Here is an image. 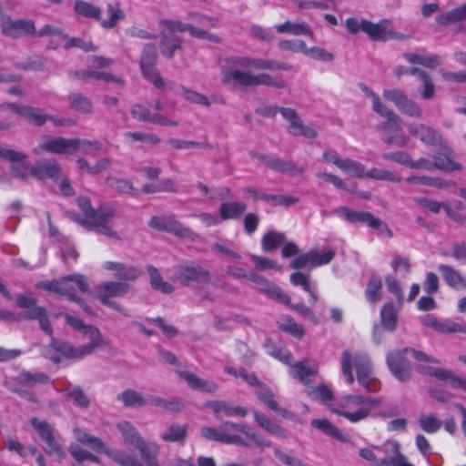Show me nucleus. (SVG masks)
I'll list each match as a JSON object with an SVG mask.
<instances>
[{"label":"nucleus","instance_id":"nucleus-56","mask_svg":"<svg viewBox=\"0 0 466 466\" xmlns=\"http://www.w3.org/2000/svg\"><path fill=\"white\" fill-rule=\"evenodd\" d=\"M306 393L312 400H320L321 402H328L334 399L332 390L325 384L309 387Z\"/></svg>","mask_w":466,"mask_h":466},{"label":"nucleus","instance_id":"nucleus-6","mask_svg":"<svg viewBox=\"0 0 466 466\" xmlns=\"http://www.w3.org/2000/svg\"><path fill=\"white\" fill-rule=\"evenodd\" d=\"M130 290V285L122 281H106L96 287V298L105 306L117 310L126 317L129 314L117 302L112 300V298L124 297Z\"/></svg>","mask_w":466,"mask_h":466},{"label":"nucleus","instance_id":"nucleus-15","mask_svg":"<svg viewBox=\"0 0 466 466\" xmlns=\"http://www.w3.org/2000/svg\"><path fill=\"white\" fill-rule=\"evenodd\" d=\"M230 63L238 67L246 69L252 68L256 70L289 71L293 68V66L289 63L274 59L253 58L248 56L232 57Z\"/></svg>","mask_w":466,"mask_h":466},{"label":"nucleus","instance_id":"nucleus-50","mask_svg":"<svg viewBox=\"0 0 466 466\" xmlns=\"http://www.w3.org/2000/svg\"><path fill=\"white\" fill-rule=\"evenodd\" d=\"M104 452L121 466H143L137 459L125 451L106 448Z\"/></svg>","mask_w":466,"mask_h":466},{"label":"nucleus","instance_id":"nucleus-45","mask_svg":"<svg viewBox=\"0 0 466 466\" xmlns=\"http://www.w3.org/2000/svg\"><path fill=\"white\" fill-rule=\"evenodd\" d=\"M66 397L69 398L80 409H87L90 406V399L80 386H67L64 390Z\"/></svg>","mask_w":466,"mask_h":466},{"label":"nucleus","instance_id":"nucleus-60","mask_svg":"<svg viewBox=\"0 0 466 466\" xmlns=\"http://www.w3.org/2000/svg\"><path fill=\"white\" fill-rule=\"evenodd\" d=\"M434 169L441 170H459L461 166L454 162L449 155L442 152H438L433 156Z\"/></svg>","mask_w":466,"mask_h":466},{"label":"nucleus","instance_id":"nucleus-36","mask_svg":"<svg viewBox=\"0 0 466 466\" xmlns=\"http://www.w3.org/2000/svg\"><path fill=\"white\" fill-rule=\"evenodd\" d=\"M247 209L244 202L228 201L220 204L218 212L222 220L239 219Z\"/></svg>","mask_w":466,"mask_h":466},{"label":"nucleus","instance_id":"nucleus-13","mask_svg":"<svg viewBox=\"0 0 466 466\" xmlns=\"http://www.w3.org/2000/svg\"><path fill=\"white\" fill-rule=\"evenodd\" d=\"M157 61V51L154 44H146L140 56V68L146 79L152 83L157 88L163 89L165 81L159 72L155 68Z\"/></svg>","mask_w":466,"mask_h":466},{"label":"nucleus","instance_id":"nucleus-35","mask_svg":"<svg viewBox=\"0 0 466 466\" xmlns=\"http://www.w3.org/2000/svg\"><path fill=\"white\" fill-rule=\"evenodd\" d=\"M14 380L20 387H35L37 384L46 385L50 381V378L44 372L32 373L27 370H22L16 377H14Z\"/></svg>","mask_w":466,"mask_h":466},{"label":"nucleus","instance_id":"nucleus-58","mask_svg":"<svg viewBox=\"0 0 466 466\" xmlns=\"http://www.w3.org/2000/svg\"><path fill=\"white\" fill-rule=\"evenodd\" d=\"M107 13L109 15L108 19H102L100 25L105 29H111L116 26L117 22L125 18V14L122 9L118 6H115L112 4H108L106 6Z\"/></svg>","mask_w":466,"mask_h":466},{"label":"nucleus","instance_id":"nucleus-8","mask_svg":"<svg viewBox=\"0 0 466 466\" xmlns=\"http://www.w3.org/2000/svg\"><path fill=\"white\" fill-rule=\"evenodd\" d=\"M30 424L46 444L45 452L48 455H56L59 460H63L66 457V452L59 442L56 429L48 421L40 420L36 417L30 420Z\"/></svg>","mask_w":466,"mask_h":466},{"label":"nucleus","instance_id":"nucleus-4","mask_svg":"<svg viewBox=\"0 0 466 466\" xmlns=\"http://www.w3.org/2000/svg\"><path fill=\"white\" fill-rule=\"evenodd\" d=\"M222 82L233 87L270 86L279 89L286 88L287 83L268 73L252 74L239 69H229L224 73Z\"/></svg>","mask_w":466,"mask_h":466},{"label":"nucleus","instance_id":"nucleus-43","mask_svg":"<svg viewBox=\"0 0 466 466\" xmlns=\"http://www.w3.org/2000/svg\"><path fill=\"white\" fill-rule=\"evenodd\" d=\"M382 280L380 277L372 272L365 290V296L370 303L375 304L381 299Z\"/></svg>","mask_w":466,"mask_h":466},{"label":"nucleus","instance_id":"nucleus-39","mask_svg":"<svg viewBox=\"0 0 466 466\" xmlns=\"http://www.w3.org/2000/svg\"><path fill=\"white\" fill-rule=\"evenodd\" d=\"M276 30L279 34H289L293 35H309L313 36L311 27L306 22H291L286 21L283 24L277 25Z\"/></svg>","mask_w":466,"mask_h":466},{"label":"nucleus","instance_id":"nucleus-18","mask_svg":"<svg viewBox=\"0 0 466 466\" xmlns=\"http://www.w3.org/2000/svg\"><path fill=\"white\" fill-rule=\"evenodd\" d=\"M369 96L372 100V109L387 120L378 126V129L391 130L394 132L400 131L403 123L401 117L383 104L379 96L373 91H369Z\"/></svg>","mask_w":466,"mask_h":466},{"label":"nucleus","instance_id":"nucleus-19","mask_svg":"<svg viewBox=\"0 0 466 466\" xmlns=\"http://www.w3.org/2000/svg\"><path fill=\"white\" fill-rule=\"evenodd\" d=\"M52 350H55L56 353H60L67 359H81L85 357V355L81 353L80 346L75 348L69 342L56 338H52L50 344L45 350L44 356L54 363H59L61 361V357L56 354H53Z\"/></svg>","mask_w":466,"mask_h":466},{"label":"nucleus","instance_id":"nucleus-38","mask_svg":"<svg viewBox=\"0 0 466 466\" xmlns=\"http://www.w3.org/2000/svg\"><path fill=\"white\" fill-rule=\"evenodd\" d=\"M187 435V425L172 423L168 425L160 434L162 441L166 442L183 443Z\"/></svg>","mask_w":466,"mask_h":466},{"label":"nucleus","instance_id":"nucleus-26","mask_svg":"<svg viewBox=\"0 0 466 466\" xmlns=\"http://www.w3.org/2000/svg\"><path fill=\"white\" fill-rule=\"evenodd\" d=\"M410 133L418 137L421 142L437 146L442 143L441 136L433 128L424 124H410L408 126Z\"/></svg>","mask_w":466,"mask_h":466},{"label":"nucleus","instance_id":"nucleus-52","mask_svg":"<svg viewBox=\"0 0 466 466\" xmlns=\"http://www.w3.org/2000/svg\"><path fill=\"white\" fill-rule=\"evenodd\" d=\"M285 241L286 237L283 233L271 230L263 236L261 246L265 252H269L283 245Z\"/></svg>","mask_w":466,"mask_h":466},{"label":"nucleus","instance_id":"nucleus-48","mask_svg":"<svg viewBox=\"0 0 466 466\" xmlns=\"http://www.w3.org/2000/svg\"><path fill=\"white\" fill-rule=\"evenodd\" d=\"M75 12L86 18L95 19L98 22L101 21V9L86 1L76 0L74 5Z\"/></svg>","mask_w":466,"mask_h":466},{"label":"nucleus","instance_id":"nucleus-14","mask_svg":"<svg viewBox=\"0 0 466 466\" xmlns=\"http://www.w3.org/2000/svg\"><path fill=\"white\" fill-rule=\"evenodd\" d=\"M222 433H225L228 436L234 437L239 440V442H225L226 444H235L243 447H249L250 443L242 438L238 432H241L244 434L249 441H251L254 444L258 447H270L271 441L268 440L262 439L258 437L250 427L246 424L235 423L232 421H224L221 424Z\"/></svg>","mask_w":466,"mask_h":466},{"label":"nucleus","instance_id":"nucleus-42","mask_svg":"<svg viewBox=\"0 0 466 466\" xmlns=\"http://www.w3.org/2000/svg\"><path fill=\"white\" fill-rule=\"evenodd\" d=\"M380 321L382 327L390 332L397 328L398 312L393 303H386L380 309Z\"/></svg>","mask_w":466,"mask_h":466},{"label":"nucleus","instance_id":"nucleus-5","mask_svg":"<svg viewBox=\"0 0 466 466\" xmlns=\"http://www.w3.org/2000/svg\"><path fill=\"white\" fill-rule=\"evenodd\" d=\"M387 457L379 459L370 449H360L359 453L361 458L373 463V466H414L400 452V444L398 441H388L383 446Z\"/></svg>","mask_w":466,"mask_h":466},{"label":"nucleus","instance_id":"nucleus-53","mask_svg":"<svg viewBox=\"0 0 466 466\" xmlns=\"http://www.w3.org/2000/svg\"><path fill=\"white\" fill-rule=\"evenodd\" d=\"M75 438L81 443L91 447L92 449L99 451H105L106 446L101 439L90 435L81 429L74 430Z\"/></svg>","mask_w":466,"mask_h":466},{"label":"nucleus","instance_id":"nucleus-47","mask_svg":"<svg viewBox=\"0 0 466 466\" xmlns=\"http://www.w3.org/2000/svg\"><path fill=\"white\" fill-rule=\"evenodd\" d=\"M466 21V3L436 17V22L441 25Z\"/></svg>","mask_w":466,"mask_h":466},{"label":"nucleus","instance_id":"nucleus-17","mask_svg":"<svg viewBox=\"0 0 466 466\" xmlns=\"http://www.w3.org/2000/svg\"><path fill=\"white\" fill-rule=\"evenodd\" d=\"M1 32L11 38L33 36L35 23L30 19H12L5 15L1 18Z\"/></svg>","mask_w":466,"mask_h":466},{"label":"nucleus","instance_id":"nucleus-40","mask_svg":"<svg viewBox=\"0 0 466 466\" xmlns=\"http://www.w3.org/2000/svg\"><path fill=\"white\" fill-rule=\"evenodd\" d=\"M136 448L139 451L140 456L147 466H159L157 456L159 447L156 443H147L145 440H139Z\"/></svg>","mask_w":466,"mask_h":466},{"label":"nucleus","instance_id":"nucleus-29","mask_svg":"<svg viewBox=\"0 0 466 466\" xmlns=\"http://www.w3.org/2000/svg\"><path fill=\"white\" fill-rule=\"evenodd\" d=\"M17 305L26 309L23 314L18 315L20 319H38L45 312L46 309L36 305V299L28 296H20L16 299Z\"/></svg>","mask_w":466,"mask_h":466},{"label":"nucleus","instance_id":"nucleus-62","mask_svg":"<svg viewBox=\"0 0 466 466\" xmlns=\"http://www.w3.org/2000/svg\"><path fill=\"white\" fill-rule=\"evenodd\" d=\"M62 42H64V47L66 49L77 47L86 52L96 51L97 49V47L90 41L86 42L78 37H69L65 34L62 35L61 43Z\"/></svg>","mask_w":466,"mask_h":466},{"label":"nucleus","instance_id":"nucleus-10","mask_svg":"<svg viewBox=\"0 0 466 466\" xmlns=\"http://www.w3.org/2000/svg\"><path fill=\"white\" fill-rule=\"evenodd\" d=\"M174 279L184 287H192L194 284H213L209 270L198 263L191 262L175 267Z\"/></svg>","mask_w":466,"mask_h":466},{"label":"nucleus","instance_id":"nucleus-46","mask_svg":"<svg viewBox=\"0 0 466 466\" xmlns=\"http://www.w3.org/2000/svg\"><path fill=\"white\" fill-rule=\"evenodd\" d=\"M68 102L71 109L81 114H90L93 109L91 100L81 93H70Z\"/></svg>","mask_w":466,"mask_h":466},{"label":"nucleus","instance_id":"nucleus-44","mask_svg":"<svg viewBox=\"0 0 466 466\" xmlns=\"http://www.w3.org/2000/svg\"><path fill=\"white\" fill-rule=\"evenodd\" d=\"M147 269L149 275L150 285L153 289L164 294H170L173 292V286L163 279L157 268L152 265H148Z\"/></svg>","mask_w":466,"mask_h":466},{"label":"nucleus","instance_id":"nucleus-31","mask_svg":"<svg viewBox=\"0 0 466 466\" xmlns=\"http://www.w3.org/2000/svg\"><path fill=\"white\" fill-rule=\"evenodd\" d=\"M268 168L275 172L287 174L290 177L301 175L305 171L302 166H299L293 160H284L274 156H272Z\"/></svg>","mask_w":466,"mask_h":466},{"label":"nucleus","instance_id":"nucleus-11","mask_svg":"<svg viewBox=\"0 0 466 466\" xmlns=\"http://www.w3.org/2000/svg\"><path fill=\"white\" fill-rule=\"evenodd\" d=\"M355 398H360V395L344 396L331 408V410L352 423L367 419L371 414V410L362 406V403H355L357 402Z\"/></svg>","mask_w":466,"mask_h":466},{"label":"nucleus","instance_id":"nucleus-59","mask_svg":"<svg viewBox=\"0 0 466 466\" xmlns=\"http://www.w3.org/2000/svg\"><path fill=\"white\" fill-rule=\"evenodd\" d=\"M362 31L373 40L384 41L387 39V31L381 23L373 24L370 21L363 20Z\"/></svg>","mask_w":466,"mask_h":466},{"label":"nucleus","instance_id":"nucleus-41","mask_svg":"<svg viewBox=\"0 0 466 466\" xmlns=\"http://www.w3.org/2000/svg\"><path fill=\"white\" fill-rule=\"evenodd\" d=\"M253 415L255 421L269 434L276 435L283 439H287L289 437L288 431L285 429L274 423L265 414L255 410Z\"/></svg>","mask_w":466,"mask_h":466},{"label":"nucleus","instance_id":"nucleus-21","mask_svg":"<svg viewBox=\"0 0 466 466\" xmlns=\"http://www.w3.org/2000/svg\"><path fill=\"white\" fill-rule=\"evenodd\" d=\"M334 213L342 216L350 223H364L374 229H379L381 226V219L368 211H355L347 207H339L334 210Z\"/></svg>","mask_w":466,"mask_h":466},{"label":"nucleus","instance_id":"nucleus-25","mask_svg":"<svg viewBox=\"0 0 466 466\" xmlns=\"http://www.w3.org/2000/svg\"><path fill=\"white\" fill-rule=\"evenodd\" d=\"M206 408L210 409L216 418L220 420V414H224L228 417H240L244 418L248 414V410L241 406H232L230 403L225 400H209L205 404Z\"/></svg>","mask_w":466,"mask_h":466},{"label":"nucleus","instance_id":"nucleus-9","mask_svg":"<svg viewBox=\"0 0 466 466\" xmlns=\"http://www.w3.org/2000/svg\"><path fill=\"white\" fill-rule=\"evenodd\" d=\"M62 288L66 289L62 292V296H66L69 301L79 305L87 315L95 314L93 309L76 294L77 290L86 293L89 289V282L85 275L76 273L63 277Z\"/></svg>","mask_w":466,"mask_h":466},{"label":"nucleus","instance_id":"nucleus-30","mask_svg":"<svg viewBox=\"0 0 466 466\" xmlns=\"http://www.w3.org/2000/svg\"><path fill=\"white\" fill-rule=\"evenodd\" d=\"M310 425L326 434L327 436L335 439L341 442H349L350 436L344 434L339 428L333 425L328 419H313Z\"/></svg>","mask_w":466,"mask_h":466},{"label":"nucleus","instance_id":"nucleus-16","mask_svg":"<svg viewBox=\"0 0 466 466\" xmlns=\"http://www.w3.org/2000/svg\"><path fill=\"white\" fill-rule=\"evenodd\" d=\"M383 97L394 103L398 109L411 117L420 118L422 116V108L420 106L409 98V96L400 89H385Z\"/></svg>","mask_w":466,"mask_h":466},{"label":"nucleus","instance_id":"nucleus-2","mask_svg":"<svg viewBox=\"0 0 466 466\" xmlns=\"http://www.w3.org/2000/svg\"><path fill=\"white\" fill-rule=\"evenodd\" d=\"M408 355H411L418 361L440 363L439 360L410 347L390 350L386 355L387 366L391 375L400 382L410 381L412 377V367L407 359Z\"/></svg>","mask_w":466,"mask_h":466},{"label":"nucleus","instance_id":"nucleus-12","mask_svg":"<svg viewBox=\"0 0 466 466\" xmlns=\"http://www.w3.org/2000/svg\"><path fill=\"white\" fill-rule=\"evenodd\" d=\"M171 24H177V21L168 19L159 21L160 52L168 59L173 58L177 51L183 49L182 38L176 35L179 30L176 26L171 25Z\"/></svg>","mask_w":466,"mask_h":466},{"label":"nucleus","instance_id":"nucleus-37","mask_svg":"<svg viewBox=\"0 0 466 466\" xmlns=\"http://www.w3.org/2000/svg\"><path fill=\"white\" fill-rule=\"evenodd\" d=\"M291 366V376L298 379L304 385H309L310 377H315L318 374V368L316 366H309L307 360L298 361Z\"/></svg>","mask_w":466,"mask_h":466},{"label":"nucleus","instance_id":"nucleus-1","mask_svg":"<svg viewBox=\"0 0 466 466\" xmlns=\"http://www.w3.org/2000/svg\"><path fill=\"white\" fill-rule=\"evenodd\" d=\"M77 205L83 212L84 218L81 225L87 230L96 231L114 239H120L118 233L112 228L110 222L116 215V208L111 206H100L94 208L91 206L90 199L86 197L77 198Z\"/></svg>","mask_w":466,"mask_h":466},{"label":"nucleus","instance_id":"nucleus-7","mask_svg":"<svg viewBox=\"0 0 466 466\" xmlns=\"http://www.w3.org/2000/svg\"><path fill=\"white\" fill-rule=\"evenodd\" d=\"M148 226L157 231L170 233L189 241H196L199 238L191 228L178 221L175 215L153 216L148 221Z\"/></svg>","mask_w":466,"mask_h":466},{"label":"nucleus","instance_id":"nucleus-33","mask_svg":"<svg viewBox=\"0 0 466 466\" xmlns=\"http://www.w3.org/2000/svg\"><path fill=\"white\" fill-rule=\"evenodd\" d=\"M438 269L448 286L453 289H466V278L453 267L440 264Z\"/></svg>","mask_w":466,"mask_h":466},{"label":"nucleus","instance_id":"nucleus-27","mask_svg":"<svg viewBox=\"0 0 466 466\" xmlns=\"http://www.w3.org/2000/svg\"><path fill=\"white\" fill-rule=\"evenodd\" d=\"M177 373L181 379L186 380L189 388L194 390L215 393L218 389V385L216 382L203 380L190 371L178 370Z\"/></svg>","mask_w":466,"mask_h":466},{"label":"nucleus","instance_id":"nucleus-24","mask_svg":"<svg viewBox=\"0 0 466 466\" xmlns=\"http://www.w3.org/2000/svg\"><path fill=\"white\" fill-rule=\"evenodd\" d=\"M103 268L106 270L114 271L116 279L127 283L137 280L142 275V270L139 268L121 262L106 261Z\"/></svg>","mask_w":466,"mask_h":466},{"label":"nucleus","instance_id":"nucleus-57","mask_svg":"<svg viewBox=\"0 0 466 466\" xmlns=\"http://www.w3.org/2000/svg\"><path fill=\"white\" fill-rule=\"evenodd\" d=\"M107 185L116 191L123 194H133L137 197L138 192L135 191L134 185L131 180L127 178L108 177Z\"/></svg>","mask_w":466,"mask_h":466},{"label":"nucleus","instance_id":"nucleus-54","mask_svg":"<svg viewBox=\"0 0 466 466\" xmlns=\"http://www.w3.org/2000/svg\"><path fill=\"white\" fill-rule=\"evenodd\" d=\"M175 92L176 94L182 96L186 100L191 103L202 105L205 106H210L209 100L206 96L199 94L194 90L187 89L184 86H177L175 88Z\"/></svg>","mask_w":466,"mask_h":466},{"label":"nucleus","instance_id":"nucleus-51","mask_svg":"<svg viewBox=\"0 0 466 466\" xmlns=\"http://www.w3.org/2000/svg\"><path fill=\"white\" fill-rule=\"evenodd\" d=\"M171 25L176 26V28L178 29L180 33L188 31L189 34L196 38L218 42V37L217 35L210 34L206 30L198 28L190 24H184L177 21V24H171Z\"/></svg>","mask_w":466,"mask_h":466},{"label":"nucleus","instance_id":"nucleus-22","mask_svg":"<svg viewBox=\"0 0 466 466\" xmlns=\"http://www.w3.org/2000/svg\"><path fill=\"white\" fill-rule=\"evenodd\" d=\"M74 138L66 139L62 137H48L37 148L34 150L35 154H39L40 150L53 154H73L75 152Z\"/></svg>","mask_w":466,"mask_h":466},{"label":"nucleus","instance_id":"nucleus-23","mask_svg":"<svg viewBox=\"0 0 466 466\" xmlns=\"http://www.w3.org/2000/svg\"><path fill=\"white\" fill-rule=\"evenodd\" d=\"M131 115L133 118L138 121L148 122L162 127H177L178 125L177 121L167 116L160 114H151L149 109L142 105H135L132 107Z\"/></svg>","mask_w":466,"mask_h":466},{"label":"nucleus","instance_id":"nucleus-28","mask_svg":"<svg viewBox=\"0 0 466 466\" xmlns=\"http://www.w3.org/2000/svg\"><path fill=\"white\" fill-rule=\"evenodd\" d=\"M256 289L267 295L268 297L283 303L289 305V296L286 294L279 287L270 282L268 279L262 277L257 283Z\"/></svg>","mask_w":466,"mask_h":466},{"label":"nucleus","instance_id":"nucleus-20","mask_svg":"<svg viewBox=\"0 0 466 466\" xmlns=\"http://www.w3.org/2000/svg\"><path fill=\"white\" fill-rule=\"evenodd\" d=\"M282 116L289 121V132L293 136H302L307 138H316L318 132L312 127L304 125L295 109L284 107L279 109Z\"/></svg>","mask_w":466,"mask_h":466},{"label":"nucleus","instance_id":"nucleus-64","mask_svg":"<svg viewBox=\"0 0 466 466\" xmlns=\"http://www.w3.org/2000/svg\"><path fill=\"white\" fill-rule=\"evenodd\" d=\"M440 380L449 381L453 389H461L466 391V378L457 376L453 371H437Z\"/></svg>","mask_w":466,"mask_h":466},{"label":"nucleus","instance_id":"nucleus-49","mask_svg":"<svg viewBox=\"0 0 466 466\" xmlns=\"http://www.w3.org/2000/svg\"><path fill=\"white\" fill-rule=\"evenodd\" d=\"M116 400L121 401L125 407H143L147 404L144 397L132 389H127L117 394Z\"/></svg>","mask_w":466,"mask_h":466},{"label":"nucleus","instance_id":"nucleus-55","mask_svg":"<svg viewBox=\"0 0 466 466\" xmlns=\"http://www.w3.org/2000/svg\"><path fill=\"white\" fill-rule=\"evenodd\" d=\"M418 423L420 428L427 433H435L442 427V421L432 413L421 414Z\"/></svg>","mask_w":466,"mask_h":466},{"label":"nucleus","instance_id":"nucleus-63","mask_svg":"<svg viewBox=\"0 0 466 466\" xmlns=\"http://www.w3.org/2000/svg\"><path fill=\"white\" fill-rule=\"evenodd\" d=\"M342 163L343 164L339 169H341L343 172L354 177H365V167L360 162L350 158H345Z\"/></svg>","mask_w":466,"mask_h":466},{"label":"nucleus","instance_id":"nucleus-3","mask_svg":"<svg viewBox=\"0 0 466 466\" xmlns=\"http://www.w3.org/2000/svg\"><path fill=\"white\" fill-rule=\"evenodd\" d=\"M352 360L357 372L358 381L369 391H376L375 383L371 379V362L365 353H357L352 358L349 350H344L341 356V370L349 384H352Z\"/></svg>","mask_w":466,"mask_h":466},{"label":"nucleus","instance_id":"nucleus-32","mask_svg":"<svg viewBox=\"0 0 466 466\" xmlns=\"http://www.w3.org/2000/svg\"><path fill=\"white\" fill-rule=\"evenodd\" d=\"M257 388L255 393L258 399H259L264 404H266L272 410L279 412L284 418L289 417V412L286 409H282L279 406L278 402L274 400L273 392L264 383L259 381L255 386Z\"/></svg>","mask_w":466,"mask_h":466},{"label":"nucleus","instance_id":"nucleus-61","mask_svg":"<svg viewBox=\"0 0 466 466\" xmlns=\"http://www.w3.org/2000/svg\"><path fill=\"white\" fill-rule=\"evenodd\" d=\"M201 435L207 440H211L218 442H239V440L222 433V430H217L211 427H204L201 429Z\"/></svg>","mask_w":466,"mask_h":466},{"label":"nucleus","instance_id":"nucleus-34","mask_svg":"<svg viewBox=\"0 0 466 466\" xmlns=\"http://www.w3.org/2000/svg\"><path fill=\"white\" fill-rule=\"evenodd\" d=\"M83 334L87 336L90 339L89 343L80 346L81 353L84 354L85 357L92 354L96 348L106 344L99 329L93 325H88Z\"/></svg>","mask_w":466,"mask_h":466}]
</instances>
